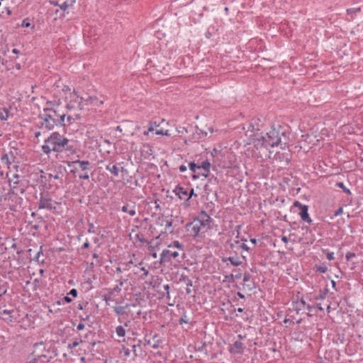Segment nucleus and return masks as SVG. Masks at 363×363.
<instances>
[{
	"instance_id": "1",
	"label": "nucleus",
	"mask_w": 363,
	"mask_h": 363,
	"mask_svg": "<svg viewBox=\"0 0 363 363\" xmlns=\"http://www.w3.org/2000/svg\"><path fill=\"white\" fill-rule=\"evenodd\" d=\"M284 133L282 131L280 125H272L271 130L267 133L265 136L260 134H255L252 139V143L257 150H268L269 147L280 146L284 148L286 143Z\"/></svg>"
},
{
	"instance_id": "2",
	"label": "nucleus",
	"mask_w": 363,
	"mask_h": 363,
	"mask_svg": "<svg viewBox=\"0 0 363 363\" xmlns=\"http://www.w3.org/2000/svg\"><path fill=\"white\" fill-rule=\"evenodd\" d=\"M66 113L60 103V99L54 101H47V128L65 125Z\"/></svg>"
},
{
	"instance_id": "3",
	"label": "nucleus",
	"mask_w": 363,
	"mask_h": 363,
	"mask_svg": "<svg viewBox=\"0 0 363 363\" xmlns=\"http://www.w3.org/2000/svg\"><path fill=\"white\" fill-rule=\"evenodd\" d=\"M210 224V217L206 213H201L199 217L194 220L189 226L188 231L193 236H196L204 228H208Z\"/></svg>"
},
{
	"instance_id": "4",
	"label": "nucleus",
	"mask_w": 363,
	"mask_h": 363,
	"mask_svg": "<svg viewBox=\"0 0 363 363\" xmlns=\"http://www.w3.org/2000/svg\"><path fill=\"white\" fill-rule=\"evenodd\" d=\"M69 140L59 133H54L47 139V153L50 151H62Z\"/></svg>"
},
{
	"instance_id": "5",
	"label": "nucleus",
	"mask_w": 363,
	"mask_h": 363,
	"mask_svg": "<svg viewBox=\"0 0 363 363\" xmlns=\"http://www.w3.org/2000/svg\"><path fill=\"white\" fill-rule=\"evenodd\" d=\"M45 345L43 342H40L34 346L33 351L28 358V363H45Z\"/></svg>"
},
{
	"instance_id": "6",
	"label": "nucleus",
	"mask_w": 363,
	"mask_h": 363,
	"mask_svg": "<svg viewBox=\"0 0 363 363\" xmlns=\"http://www.w3.org/2000/svg\"><path fill=\"white\" fill-rule=\"evenodd\" d=\"M174 248H177L179 250L182 249V246L178 241L174 242L173 245H169L168 249L163 250L160 257L162 262L169 261L171 257L177 258L179 256V252L175 250Z\"/></svg>"
},
{
	"instance_id": "7",
	"label": "nucleus",
	"mask_w": 363,
	"mask_h": 363,
	"mask_svg": "<svg viewBox=\"0 0 363 363\" xmlns=\"http://www.w3.org/2000/svg\"><path fill=\"white\" fill-rule=\"evenodd\" d=\"M50 3L51 5L58 6L60 9V13L59 14L60 17H65V16L68 14L67 10L73 7L75 4V0H67L62 4L55 1H50Z\"/></svg>"
},
{
	"instance_id": "8",
	"label": "nucleus",
	"mask_w": 363,
	"mask_h": 363,
	"mask_svg": "<svg viewBox=\"0 0 363 363\" xmlns=\"http://www.w3.org/2000/svg\"><path fill=\"white\" fill-rule=\"evenodd\" d=\"M1 161L4 165H6L8 169H11V165L14 163V157L11 153L5 154L1 156ZM11 170H9V172L6 173L7 177H9V174H11Z\"/></svg>"
},
{
	"instance_id": "9",
	"label": "nucleus",
	"mask_w": 363,
	"mask_h": 363,
	"mask_svg": "<svg viewBox=\"0 0 363 363\" xmlns=\"http://www.w3.org/2000/svg\"><path fill=\"white\" fill-rule=\"evenodd\" d=\"M294 206H299L301 210L300 216L302 220L308 223H311V219L310 218L309 215L308 213V206L306 205L301 204L298 201H295Z\"/></svg>"
},
{
	"instance_id": "10",
	"label": "nucleus",
	"mask_w": 363,
	"mask_h": 363,
	"mask_svg": "<svg viewBox=\"0 0 363 363\" xmlns=\"http://www.w3.org/2000/svg\"><path fill=\"white\" fill-rule=\"evenodd\" d=\"M245 350V345L240 341H235L229 347V352L231 354H242Z\"/></svg>"
},
{
	"instance_id": "11",
	"label": "nucleus",
	"mask_w": 363,
	"mask_h": 363,
	"mask_svg": "<svg viewBox=\"0 0 363 363\" xmlns=\"http://www.w3.org/2000/svg\"><path fill=\"white\" fill-rule=\"evenodd\" d=\"M160 242L157 238L155 239V240L152 241L150 244L148 250L154 258L157 257V251L160 248Z\"/></svg>"
},
{
	"instance_id": "12",
	"label": "nucleus",
	"mask_w": 363,
	"mask_h": 363,
	"mask_svg": "<svg viewBox=\"0 0 363 363\" xmlns=\"http://www.w3.org/2000/svg\"><path fill=\"white\" fill-rule=\"evenodd\" d=\"M174 192L180 199L187 200L189 192L184 188L178 186L174 189Z\"/></svg>"
},
{
	"instance_id": "13",
	"label": "nucleus",
	"mask_w": 363,
	"mask_h": 363,
	"mask_svg": "<svg viewBox=\"0 0 363 363\" xmlns=\"http://www.w3.org/2000/svg\"><path fill=\"white\" fill-rule=\"evenodd\" d=\"M77 165H78L82 170H86L89 168V162L88 161L76 160L69 164V167L73 166L74 167H76Z\"/></svg>"
},
{
	"instance_id": "14",
	"label": "nucleus",
	"mask_w": 363,
	"mask_h": 363,
	"mask_svg": "<svg viewBox=\"0 0 363 363\" xmlns=\"http://www.w3.org/2000/svg\"><path fill=\"white\" fill-rule=\"evenodd\" d=\"M49 12L50 15H54V19L57 20V18H63L64 17H60L59 14L60 13V9L58 6H55L54 8L49 9Z\"/></svg>"
},
{
	"instance_id": "15",
	"label": "nucleus",
	"mask_w": 363,
	"mask_h": 363,
	"mask_svg": "<svg viewBox=\"0 0 363 363\" xmlns=\"http://www.w3.org/2000/svg\"><path fill=\"white\" fill-rule=\"evenodd\" d=\"M71 97H73L74 98V100H75V104L74 105H72L74 107H77V108H81L82 106V101H83V99L80 96H79L77 93L75 92H73L72 94H71Z\"/></svg>"
},
{
	"instance_id": "16",
	"label": "nucleus",
	"mask_w": 363,
	"mask_h": 363,
	"mask_svg": "<svg viewBox=\"0 0 363 363\" xmlns=\"http://www.w3.org/2000/svg\"><path fill=\"white\" fill-rule=\"evenodd\" d=\"M87 101L89 104L94 106H100L104 104L103 101H100L97 98L93 96H89L87 99Z\"/></svg>"
},
{
	"instance_id": "17",
	"label": "nucleus",
	"mask_w": 363,
	"mask_h": 363,
	"mask_svg": "<svg viewBox=\"0 0 363 363\" xmlns=\"http://www.w3.org/2000/svg\"><path fill=\"white\" fill-rule=\"evenodd\" d=\"M122 211L128 213L130 216L135 215V211L133 208H130L129 205H125L122 207Z\"/></svg>"
},
{
	"instance_id": "18",
	"label": "nucleus",
	"mask_w": 363,
	"mask_h": 363,
	"mask_svg": "<svg viewBox=\"0 0 363 363\" xmlns=\"http://www.w3.org/2000/svg\"><path fill=\"white\" fill-rule=\"evenodd\" d=\"M9 117V112L7 108L0 110V119L1 121H6Z\"/></svg>"
},
{
	"instance_id": "19",
	"label": "nucleus",
	"mask_w": 363,
	"mask_h": 363,
	"mask_svg": "<svg viewBox=\"0 0 363 363\" xmlns=\"http://www.w3.org/2000/svg\"><path fill=\"white\" fill-rule=\"evenodd\" d=\"M116 333L119 337H124L125 335V330L123 326H118Z\"/></svg>"
},
{
	"instance_id": "20",
	"label": "nucleus",
	"mask_w": 363,
	"mask_h": 363,
	"mask_svg": "<svg viewBox=\"0 0 363 363\" xmlns=\"http://www.w3.org/2000/svg\"><path fill=\"white\" fill-rule=\"evenodd\" d=\"M155 134L158 135H166V136H170L169 131L168 130H156Z\"/></svg>"
},
{
	"instance_id": "21",
	"label": "nucleus",
	"mask_w": 363,
	"mask_h": 363,
	"mask_svg": "<svg viewBox=\"0 0 363 363\" xmlns=\"http://www.w3.org/2000/svg\"><path fill=\"white\" fill-rule=\"evenodd\" d=\"M200 168H203L205 171L209 172L211 164L208 161H204L202 162L201 165L199 166Z\"/></svg>"
},
{
	"instance_id": "22",
	"label": "nucleus",
	"mask_w": 363,
	"mask_h": 363,
	"mask_svg": "<svg viewBox=\"0 0 363 363\" xmlns=\"http://www.w3.org/2000/svg\"><path fill=\"white\" fill-rule=\"evenodd\" d=\"M107 169H108L111 173L114 174L116 176L118 174V168L116 165H113L111 167H107Z\"/></svg>"
},
{
	"instance_id": "23",
	"label": "nucleus",
	"mask_w": 363,
	"mask_h": 363,
	"mask_svg": "<svg viewBox=\"0 0 363 363\" xmlns=\"http://www.w3.org/2000/svg\"><path fill=\"white\" fill-rule=\"evenodd\" d=\"M189 168H190L191 171L195 172L197 170V169L200 168V167L197 166L195 163H190Z\"/></svg>"
},
{
	"instance_id": "24",
	"label": "nucleus",
	"mask_w": 363,
	"mask_h": 363,
	"mask_svg": "<svg viewBox=\"0 0 363 363\" xmlns=\"http://www.w3.org/2000/svg\"><path fill=\"white\" fill-rule=\"evenodd\" d=\"M229 260L235 266H238L241 263L240 261H239L238 259H234L233 257H230Z\"/></svg>"
},
{
	"instance_id": "25",
	"label": "nucleus",
	"mask_w": 363,
	"mask_h": 363,
	"mask_svg": "<svg viewBox=\"0 0 363 363\" xmlns=\"http://www.w3.org/2000/svg\"><path fill=\"white\" fill-rule=\"evenodd\" d=\"M164 225H165V230H167L168 228L172 227V221L166 219L164 220Z\"/></svg>"
},
{
	"instance_id": "26",
	"label": "nucleus",
	"mask_w": 363,
	"mask_h": 363,
	"mask_svg": "<svg viewBox=\"0 0 363 363\" xmlns=\"http://www.w3.org/2000/svg\"><path fill=\"white\" fill-rule=\"evenodd\" d=\"M327 259L329 260H333L335 259L333 252H328L326 255Z\"/></svg>"
},
{
	"instance_id": "27",
	"label": "nucleus",
	"mask_w": 363,
	"mask_h": 363,
	"mask_svg": "<svg viewBox=\"0 0 363 363\" xmlns=\"http://www.w3.org/2000/svg\"><path fill=\"white\" fill-rule=\"evenodd\" d=\"M77 291L75 289H72L69 293V294L72 296L73 297H77Z\"/></svg>"
},
{
	"instance_id": "28",
	"label": "nucleus",
	"mask_w": 363,
	"mask_h": 363,
	"mask_svg": "<svg viewBox=\"0 0 363 363\" xmlns=\"http://www.w3.org/2000/svg\"><path fill=\"white\" fill-rule=\"evenodd\" d=\"M197 195L194 194V189H191L190 192L189 193L187 200H189L192 196H196Z\"/></svg>"
},
{
	"instance_id": "29",
	"label": "nucleus",
	"mask_w": 363,
	"mask_h": 363,
	"mask_svg": "<svg viewBox=\"0 0 363 363\" xmlns=\"http://www.w3.org/2000/svg\"><path fill=\"white\" fill-rule=\"evenodd\" d=\"M22 26L25 27H29L30 26V23L26 20H23L22 22Z\"/></svg>"
},
{
	"instance_id": "30",
	"label": "nucleus",
	"mask_w": 363,
	"mask_h": 363,
	"mask_svg": "<svg viewBox=\"0 0 363 363\" xmlns=\"http://www.w3.org/2000/svg\"><path fill=\"white\" fill-rule=\"evenodd\" d=\"M154 130H155V128L153 126V123H150V126L148 128V131L150 133V132H153Z\"/></svg>"
},
{
	"instance_id": "31",
	"label": "nucleus",
	"mask_w": 363,
	"mask_h": 363,
	"mask_svg": "<svg viewBox=\"0 0 363 363\" xmlns=\"http://www.w3.org/2000/svg\"><path fill=\"white\" fill-rule=\"evenodd\" d=\"M84 328V325L83 323H79L77 327V329L78 330H82Z\"/></svg>"
},
{
	"instance_id": "32",
	"label": "nucleus",
	"mask_w": 363,
	"mask_h": 363,
	"mask_svg": "<svg viewBox=\"0 0 363 363\" xmlns=\"http://www.w3.org/2000/svg\"><path fill=\"white\" fill-rule=\"evenodd\" d=\"M79 178L80 179H88L89 178V175L87 174H84V175H80Z\"/></svg>"
},
{
	"instance_id": "33",
	"label": "nucleus",
	"mask_w": 363,
	"mask_h": 363,
	"mask_svg": "<svg viewBox=\"0 0 363 363\" xmlns=\"http://www.w3.org/2000/svg\"><path fill=\"white\" fill-rule=\"evenodd\" d=\"M342 208H340L335 213V216H339L342 213Z\"/></svg>"
},
{
	"instance_id": "34",
	"label": "nucleus",
	"mask_w": 363,
	"mask_h": 363,
	"mask_svg": "<svg viewBox=\"0 0 363 363\" xmlns=\"http://www.w3.org/2000/svg\"><path fill=\"white\" fill-rule=\"evenodd\" d=\"M281 240H282L284 243H286H286H288V242H289V239L287 238V237H286V236H283V237L281 238Z\"/></svg>"
},
{
	"instance_id": "35",
	"label": "nucleus",
	"mask_w": 363,
	"mask_h": 363,
	"mask_svg": "<svg viewBox=\"0 0 363 363\" xmlns=\"http://www.w3.org/2000/svg\"><path fill=\"white\" fill-rule=\"evenodd\" d=\"M65 301L67 302V303H71L72 302V299L69 297V296H65L64 298Z\"/></svg>"
},
{
	"instance_id": "36",
	"label": "nucleus",
	"mask_w": 363,
	"mask_h": 363,
	"mask_svg": "<svg viewBox=\"0 0 363 363\" xmlns=\"http://www.w3.org/2000/svg\"><path fill=\"white\" fill-rule=\"evenodd\" d=\"M12 52H13V53H14V54H16V55H18V54L19 53V50H17V49H16V48H13V49L12 50Z\"/></svg>"
},
{
	"instance_id": "37",
	"label": "nucleus",
	"mask_w": 363,
	"mask_h": 363,
	"mask_svg": "<svg viewBox=\"0 0 363 363\" xmlns=\"http://www.w3.org/2000/svg\"><path fill=\"white\" fill-rule=\"evenodd\" d=\"M142 147L143 149H145V148L150 149V145L148 144H143Z\"/></svg>"
},
{
	"instance_id": "38",
	"label": "nucleus",
	"mask_w": 363,
	"mask_h": 363,
	"mask_svg": "<svg viewBox=\"0 0 363 363\" xmlns=\"http://www.w3.org/2000/svg\"><path fill=\"white\" fill-rule=\"evenodd\" d=\"M319 271H320V272H322V273H324V272H325V271H326V268H320V269H319Z\"/></svg>"
},
{
	"instance_id": "39",
	"label": "nucleus",
	"mask_w": 363,
	"mask_h": 363,
	"mask_svg": "<svg viewBox=\"0 0 363 363\" xmlns=\"http://www.w3.org/2000/svg\"><path fill=\"white\" fill-rule=\"evenodd\" d=\"M250 242H251L252 243H253V244H256L257 240H256V239H255V238H252V239H250Z\"/></svg>"
},
{
	"instance_id": "40",
	"label": "nucleus",
	"mask_w": 363,
	"mask_h": 363,
	"mask_svg": "<svg viewBox=\"0 0 363 363\" xmlns=\"http://www.w3.org/2000/svg\"><path fill=\"white\" fill-rule=\"evenodd\" d=\"M89 242H85L84 245H83V247L84 248H87L89 247Z\"/></svg>"
},
{
	"instance_id": "41",
	"label": "nucleus",
	"mask_w": 363,
	"mask_h": 363,
	"mask_svg": "<svg viewBox=\"0 0 363 363\" xmlns=\"http://www.w3.org/2000/svg\"><path fill=\"white\" fill-rule=\"evenodd\" d=\"M40 135V132H35V136L36 138L39 137Z\"/></svg>"
},
{
	"instance_id": "42",
	"label": "nucleus",
	"mask_w": 363,
	"mask_h": 363,
	"mask_svg": "<svg viewBox=\"0 0 363 363\" xmlns=\"http://www.w3.org/2000/svg\"><path fill=\"white\" fill-rule=\"evenodd\" d=\"M180 170H181L182 172H184V171H185V170H186V167H184V166H181V167H180Z\"/></svg>"
},
{
	"instance_id": "43",
	"label": "nucleus",
	"mask_w": 363,
	"mask_h": 363,
	"mask_svg": "<svg viewBox=\"0 0 363 363\" xmlns=\"http://www.w3.org/2000/svg\"><path fill=\"white\" fill-rule=\"evenodd\" d=\"M3 313H4V314H9V311H8V310H4V311H3Z\"/></svg>"
},
{
	"instance_id": "44",
	"label": "nucleus",
	"mask_w": 363,
	"mask_h": 363,
	"mask_svg": "<svg viewBox=\"0 0 363 363\" xmlns=\"http://www.w3.org/2000/svg\"><path fill=\"white\" fill-rule=\"evenodd\" d=\"M125 354L126 356H128V355H129V350H126L125 351Z\"/></svg>"
},
{
	"instance_id": "45",
	"label": "nucleus",
	"mask_w": 363,
	"mask_h": 363,
	"mask_svg": "<svg viewBox=\"0 0 363 363\" xmlns=\"http://www.w3.org/2000/svg\"><path fill=\"white\" fill-rule=\"evenodd\" d=\"M11 177L13 178H17L18 177V176L16 174H11Z\"/></svg>"
},
{
	"instance_id": "46",
	"label": "nucleus",
	"mask_w": 363,
	"mask_h": 363,
	"mask_svg": "<svg viewBox=\"0 0 363 363\" xmlns=\"http://www.w3.org/2000/svg\"><path fill=\"white\" fill-rule=\"evenodd\" d=\"M149 133H150V132H149V131H148V130H147V131H145V132H144V135H147L149 134Z\"/></svg>"
},
{
	"instance_id": "47",
	"label": "nucleus",
	"mask_w": 363,
	"mask_h": 363,
	"mask_svg": "<svg viewBox=\"0 0 363 363\" xmlns=\"http://www.w3.org/2000/svg\"><path fill=\"white\" fill-rule=\"evenodd\" d=\"M208 130L211 133H213V128H208Z\"/></svg>"
},
{
	"instance_id": "48",
	"label": "nucleus",
	"mask_w": 363,
	"mask_h": 363,
	"mask_svg": "<svg viewBox=\"0 0 363 363\" xmlns=\"http://www.w3.org/2000/svg\"><path fill=\"white\" fill-rule=\"evenodd\" d=\"M338 186L341 188H343V184L342 183H339L338 184Z\"/></svg>"
},
{
	"instance_id": "49",
	"label": "nucleus",
	"mask_w": 363,
	"mask_h": 363,
	"mask_svg": "<svg viewBox=\"0 0 363 363\" xmlns=\"http://www.w3.org/2000/svg\"><path fill=\"white\" fill-rule=\"evenodd\" d=\"M238 311H239V312H242V311H243V309H242V308H239L238 309Z\"/></svg>"
},
{
	"instance_id": "50",
	"label": "nucleus",
	"mask_w": 363,
	"mask_h": 363,
	"mask_svg": "<svg viewBox=\"0 0 363 363\" xmlns=\"http://www.w3.org/2000/svg\"><path fill=\"white\" fill-rule=\"evenodd\" d=\"M332 285L333 286V287L335 286V282L334 281H332Z\"/></svg>"
},
{
	"instance_id": "51",
	"label": "nucleus",
	"mask_w": 363,
	"mask_h": 363,
	"mask_svg": "<svg viewBox=\"0 0 363 363\" xmlns=\"http://www.w3.org/2000/svg\"><path fill=\"white\" fill-rule=\"evenodd\" d=\"M77 345H78V343H77V342H74V343H73V346H74V347L77 346Z\"/></svg>"
},
{
	"instance_id": "52",
	"label": "nucleus",
	"mask_w": 363,
	"mask_h": 363,
	"mask_svg": "<svg viewBox=\"0 0 363 363\" xmlns=\"http://www.w3.org/2000/svg\"><path fill=\"white\" fill-rule=\"evenodd\" d=\"M40 272L41 274H43L44 271H43V269H40Z\"/></svg>"
},
{
	"instance_id": "53",
	"label": "nucleus",
	"mask_w": 363,
	"mask_h": 363,
	"mask_svg": "<svg viewBox=\"0 0 363 363\" xmlns=\"http://www.w3.org/2000/svg\"><path fill=\"white\" fill-rule=\"evenodd\" d=\"M42 148H43V149H45V145H42Z\"/></svg>"
},
{
	"instance_id": "54",
	"label": "nucleus",
	"mask_w": 363,
	"mask_h": 363,
	"mask_svg": "<svg viewBox=\"0 0 363 363\" xmlns=\"http://www.w3.org/2000/svg\"><path fill=\"white\" fill-rule=\"evenodd\" d=\"M238 337H239L240 338H242V336L241 335H238Z\"/></svg>"
},
{
	"instance_id": "55",
	"label": "nucleus",
	"mask_w": 363,
	"mask_h": 363,
	"mask_svg": "<svg viewBox=\"0 0 363 363\" xmlns=\"http://www.w3.org/2000/svg\"><path fill=\"white\" fill-rule=\"evenodd\" d=\"M17 69H20V65H17Z\"/></svg>"
}]
</instances>
